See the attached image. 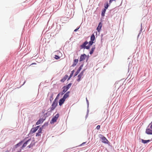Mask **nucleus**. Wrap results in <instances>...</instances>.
I'll list each match as a JSON object with an SVG mask.
<instances>
[{
    "instance_id": "31",
    "label": "nucleus",
    "mask_w": 152,
    "mask_h": 152,
    "mask_svg": "<svg viewBox=\"0 0 152 152\" xmlns=\"http://www.w3.org/2000/svg\"><path fill=\"white\" fill-rule=\"evenodd\" d=\"M60 94H61V93H59V94H58L57 95V97H56V98H58V97L59 96H60Z\"/></svg>"
},
{
    "instance_id": "6",
    "label": "nucleus",
    "mask_w": 152,
    "mask_h": 152,
    "mask_svg": "<svg viewBox=\"0 0 152 152\" xmlns=\"http://www.w3.org/2000/svg\"><path fill=\"white\" fill-rule=\"evenodd\" d=\"M87 57V56L85 54H83L81 55L80 56V61H84L86 58Z\"/></svg>"
},
{
    "instance_id": "4",
    "label": "nucleus",
    "mask_w": 152,
    "mask_h": 152,
    "mask_svg": "<svg viewBox=\"0 0 152 152\" xmlns=\"http://www.w3.org/2000/svg\"><path fill=\"white\" fill-rule=\"evenodd\" d=\"M59 116V114H58V113L56 114L55 116L53 117V118H52V120L51 121L50 123L53 124L56 122V121L57 120Z\"/></svg>"
},
{
    "instance_id": "10",
    "label": "nucleus",
    "mask_w": 152,
    "mask_h": 152,
    "mask_svg": "<svg viewBox=\"0 0 152 152\" xmlns=\"http://www.w3.org/2000/svg\"><path fill=\"white\" fill-rule=\"evenodd\" d=\"M146 133L148 134H152V130L150 129H147L146 130Z\"/></svg>"
},
{
    "instance_id": "21",
    "label": "nucleus",
    "mask_w": 152,
    "mask_h": 152,
    "mask_svg": "<svg viewBox=\"0 0 152 152\" xmlns=\"http://www.w3.org/2000/svg\"><path fill=\"white\" fill-rule=\"evenodd\" d=\"M108 7H109L108 4V2H107V3H106V4L104 5V7L105 8V9H107Z\"/></svg>"
},
{
    "instance_id": "30",
    "label": "nucleus",
    "mask_w": 152,
    "mask_h": 152,
    "mask_svg": "<svg viewBox=\"0 0 152 152\" xmlns=\"http://www.w3.org/2000/svg\"><path fill=\"white\" fill-rule=\"evenodd\" d=\"M20 144V142H19L16 145V146L17 147L18 146H19Z\"/></svg>"
},
{
    "instance_id": "9",
    "label": "nucleus",
    "mask_w": 152,
    "mask_h": 152,
    "mask_svg": "<svg viewBox=\"0 0 152 152\" xmlns=\"http://www.w3.org/2000/svg\"><path fill=\"white\" fill-rule=\"evenodd\" d=\"M65 100L63 98L61 99L59 101V105L60 106H61L64 103Z\"/></svg>"
},
{
    "instance_id": "3",
    "label": "nucleus",
    "mask_w": 152,
    "mask_h": 152,
    "mask_svg": "<svg viewBox=\"0 0 152 152\" xmlns=\"http://www.w3.org/2000/svg\"><path fill=\"white\" fill-rule=\"evenodd\" d=\"M99 137L102 140V142L105 144H108L109 142L107 140L104 136L100 134L99 136Z\"/></svg>"
},
{
    "instance_id": "18",
    "label": "nucleus",
    "mask_w": 152,
    "mask_h": 152,
    "mask_svg": "<svg viewBox=\"0 0 152 152\" xmlns=\"http://www.w3.org/2000/svg\"><path fill=\"white\" fill-rule=\"evenodd\" d=\"M141 140H142V142L143 143H146L150 141V140H144L143 139H142Z\"/></svg>"
},
{
    "instance_id": "23",
    "label": "nucleus",
    "mask_w": 152,
    "mask_h": 152,
    "mask_svg": "<svg viewBox=\"0 0 152 152\" xmlns=\"http://www.w3.org/2000/svg\"><path fill=\"white\" fill-rule=\"evenodd\" d=\"M41 133L38 132L36 133V137H38L41 136Z\"/></svg>"
},
{
    "instance_id": "8",
    "label": "nucleus",
    "mask_w": 152,
    "mask_h": 152,
    "mask_svg": "<svg viewBox=\"0 0 152 152\" xmlns=\"http://www.w3.org/2000/svg\"><path fill=\"white\" fill-rule=\"evenodd\" d=\"M102 26V23L101 22H100L99 23L98 26L96 28V30L99 32L100 31Z\"/></svg>"
},
{
    "instance_id": "37",
    "label": "nucleus",
    "mask_w": 152,
    "mask_h": 152,
    "mask_svg": "<svg viewBox=\"0 0 152 152\" xmlns=\"http://www.w3.org/2000/svg\"><path fill=\"white\" fill-rule=\"evenodd\" d=\"M86 101L88 102V100L87 98H86Z\"/></svg>"
},
{
    "instance_id": "29",
    "label": "nucleus",
    "mask_w": 152,
    "mask_h": 152,
    "mask_svg": "<svg viewBox=\"0 0 152 152\" xmlns=\"http://www.w3.org/2000/svg\"><path fill=\"white\" fill-rule=\"evenodd\" d=\"M150 128L152 129V122L149 124Z\"/></svg>"
},
{
    "instance_id": "22",
    "label": "nucleus",
    "mask_w": 152,
    "mask_h": 152,
    "mask_svg": "<svg viewBox=\"0 0 152 152\" xmlns=\"http://www.w3.org/2000/svg\"><path fill=\"white\" fill-rule=\"evenodd\" d=\"M42 129L43 128L42 127L40 128L38 130V132L41 133Z\"/></svg>"
},
{
    "instance_id": "15",
    "label": "nucleus",
    "mask_w": 152,
    "mask_h": 152,
    "mask_svg": "<svg viewBox=\"0 0 152 152\" xmlns=\"http://www.w3.org/2000/svg\"><path fill=\"white\" fill-rule=\"evenodd\" d=\"M31 140V139H29L23 145L22 148H24L25 147L26 145H27V144L28 143V142L30 141Z\"/></svg>"
},
{
    "instance_id": "34",
    "label": "nucleus",
    "mask_w": 152,
    "mask_h": 152,
    "mask_svg": "<svg viewBox=\"0 0 152 152\" xmlns=\"http://www.w3.org/2000/svg\"><path fill=\"white\" fill-rule=\"evenodd\" d=\"M36 64V63H32V64H31V65H33V64Z\"/></svg>"
},
{
    "instance_id": "36",
    "label": "nucleus",
    "mask_w": 152,
    "mask_h": 152,
    "mask_svg": "<svg viewBox=\"0 0 152 152\" xmlns=\"http://www.w3.org/2000/svg\"><path fill=\"white\" fill-rule=\"evenodd\" d=\"M85 143V142H83V143H82V144L81 145H83V144H84V143Z\"/></svg>"
},
{
    "instance_id": "5",
    "label": "nucleus",
    "mask_w": 152,
    "mask_h": 152,
    "mask_svg": "<svg viewBox=\"0 0 152 152\" xmlns=\"http://www.w3.org/2000/svg\"><path fill=\"white\" fill-rule=\"evenodd\" d=\"M57 105V102L54 101L51 105V107L50 108V110L52 111L56 107Z\"/></svg>"
},
{
    "instance_id": "33",
    "label": "nucleus",
    "mask_w": 152,
    "mask_h": 152,
    "mask_svg": "<svg viewBox=\"0 0 152 152\" xmlns=\"http://www.w3.org/2000/svg\"><path fill=\"white\" fill-rule=\"evenodd\" d=\"M79 28H77L76 29H75L74 30V31H77V30L78 29H79Z\"/></svg>"
},
{
    "instance_id": "16",
    "label": "nucleus",
    "mask_w": 152,
    "mask_h": 152,
    "mask_svg": "<svg viewBox=\"0 0 152 152\" xmlns=\"http://www.w3.org/2000/svg\"><path fill=\"white\" fill-rule=\"evenodd\" d=\"M95 39V36L94 34H92L91 37V41H94Z\"/></svg>"
},
{
    "instance_id": "25",
    "label": "nucleus",
    "mask_w": 152,
    "mask_h": 152,
    "mask_svg": "<svg viewBox=\"0 0 152 152\" xmlns=\"http://www.w3.org/2000/svg\"><path fill=\"white\" fill-rule=\"evenodd\" d=\"M55 58L56 59H59L60 57L58 56L55 55Z\"/></svg>"
},
{
    "instance_id": "13",
    "label": "nucleus",
    "mask_w": 152,
    "mask_h": 152,
    "mask_svg": "<svg viewBox=\"0 0 152 152\" xmlns=\"http://www.w3.org/2000/svg\"><path fill=\"white\" fill-rule=\"evenodd\" d=\"M68 75H66L60 81L62 82H64L65 80L68 77Z\"/></svg>"
},
{
    "instance_id": "2",
    "label": "nucleus",
    "mask_w": 152,
    "mask_h": 152,
    "mask_svg": "<svg viewBox=\"0 0 152 152\" xmlns=\"http://www.w3.org/2000/svg\"><path fill=\"white\" fill-rule=\"evenodd\" d=\"M71 83H69L68 85L64 86L62 88L63 90L61 93V95H63L71 87Z\"/></svg>"
},
{
    "instance_id": "26",
    "label": "nucleus",
    "mask_w": 152,
    "mask_h": 152,
    "mask_svg": "<svg viewBox=\"0 0 152 152\" xmlns=\"http://www.w3.org/2000/svg\"><path fill=\"white\" fill-rule=\"evenodd\" d=\"M79 72H79V71L77 70V71L75 73V74L74 76L75 77V76H76L79 73Z\"/></svg>"
},
{
    "instance_id": "19",
    "label": "nucleus",
    "mask_w": 152,
    "mask_h": 152,
    "mask_svg": "<svg viewBox=\"0 0 152 152\" xmlns=\"http://www.w3.org/2000/svg\"><path fill=\"white\" fill-rule=\"evenodd\" d=\"M37 131V129L35 127L32 128L31 130V132L33 133Z\"/></svg>"
},
{
    "instance_id": "14",
    "label": "nucleus",
    "mask_w": 152,
    "mask_h": 152,
    "mask_svg": "<svg viewBox=\"0 0 152 152\" xmlns=\"http://www.w3.org/2000/svg\"><path fill=\"white\" fill-rule=\"evenodd\" d=\"M78 61V59H75L74 61V62L72 66H76L77 63Z\"/></svg>"
},
{
    "instance_id": "20",
    "label": "nucleus",
    "mask_w": 152,
    "mask_h": 152,
    "mask_svg": "<svg viewBox=\"0 0 152 152\" xmlns=\"http://www.w3.org/2000/svg\"><path fill=\"white\" fill-rule=\"evenodd\" d=\"M95 49V47H93L91 48V51L90 52V54L91 55V54H92L93 53V52H94V50Z\"/></svg>"
},
{
    "instance_id": "28",
    "label": "nucleus",
    "mask_w": 152,
    "mask_h": 152,
    "mask_svg": "<svg viewBox=\"0 0 152 152\" xmlns=\"http://www.w3.org/2000/svg\"><path fill=\"white\" fill-rule=\"evenodd\" d=\"M100 125H98L96 127V129L97 130H99L100 128Z\"/></svg>"
},
{
    "instance_id": "12",
    "label": "nucleus",
    "mask_w": 152,
    "mask_h": 152,
    "mask_svg": "<svg viewBox=\"0 0 152 152\" xmlns=\"http://www.w3.org/2000/svg\"><path fill=\"white\" fill-rule=\"evenodd\" d=\"M69 91L67 92L64 96L62 98H64L65 100L66 99V98H68L69 96Z\"/></svg>"
},
{
    "instance_id": "17",
    "label": "nucleus",
    "mask_w": 152,
    "mask_h": 152,
    "mask_svg": "<svg viewBox=\"0 0 152 152\" xmlns=\"http://www.w3.org/2000/svg\"><path fill=\"white\" fill-rule=\"evenodd\" d=\"M106 9H103V10H102V12L101 15L102 16H104V14L106 12Z\"/></svg>"
},
{
    "instance_id": "35",
    "label": "nucleus",
    "mask_w": 152,
    "mask_h": 152,
    "mask_svg": "<svg viewBox=\"0 0 152 152\" xmlns=\"http://www.w3.org/2000/svg\"><path fill=\"white\" fill-rule=\"evenodd\" d=\"M74 70H72V72H71V73H72L73 74L74 73Z\"/></svg>"
},
{
    "instance_id": "38",
    "label": "nucleus",
    "mask_w": 152,
    "mask_h": 152,
    "mask_svg": "<svg viewBox=\"0 0 152 152\" xmlns=\"http://www.w3.org/2000/svg\"><path fill=\"white\" fill-rule=\"evenodd\" d=\"M18 152H20L18 151Z\"/></svg>"
},
{
    "instance_id": "1",
    "label": "nucleus",
    "mask_w": 152,
    "mask_h": 152,
    "mask_svg": "<svg viewBox=\"0 0 152 152\" xmlns=\"http://www.w3.org/2000/svg\"><path fill=\"white\" fill-rule=\"evenodd\" d=\"M94 42L93 41H90L88 45L86 46L87 45L88 42L87 41L85 42L82 45L80 46L81 49H89L90 47L94 43Z\"/></svg>"
},
{
    "instance_id": "11",
    "label": "nucleus",
    "mask_w": 152,
    "mask_h": 152,
    "mask_svg": "<svg viewBox=\"0 0 152 152\" xmlns=\"http://www.w3.org/2000/svg\"><path fill=\"white\" fill-rule=\"evenodd\" d=\"M44 120L42 118L39 119L36 122V125H39L41 123H42L44 121Z\"/></svg>"
},
{
    "instance_id": "24",
    "label": "nucleus",
    "mask_w": 152,
    "mask_h": 152,
    "mask_svg": "<svg viewBox=\"0 0 152 152\" xmlns=\"http://www.w3.org/2000/svg\"><path fill=\"white\" fill-rule=\"evenodd\" d=\"M83 66V65H82L78 68V71H79V72H80V70L81 69H82V67Z\"/></svg>"
},
{
    "instance_id": "27",
    "label": "nucleus",
    "mask_w": 152,
    "mask_h": 152,
    "mask_svg": "<svg viewBox=\"0 0 152 152\" xmlns=\"http://www.w3.org/2000/svg\"><path fill=\"white\" fill-rule=\"evenodd\" d=\"M73 75V74H72V73H71L70 75L69 76V78L68 79V80H69V79H70V78Z\"/></svg>"
},
{
    "instance_id": "7",
    "label": "nucleus",
    "mask_w": 152,
    "mask_h": 152,
    "mask_svg": "<svg viewBox=\"0 0 152 152\" xmlns=\"http://www.w3.org/2000/svg\"><path fill=\"white\" fill-rule=\"evenodd\" d=\"M83 71H82L81 72V73L77 77L78 79L77 80V81L78 82H79L81 78L82 77V76H83Z\"/></svg>"
},
{
    "instance_id": "32",
    "label": "nucleus",
    "mask_w": 152,
    "mask_h": 152,
    "mask_svg": "<svg viewBox=\"0 0 152 152\" xmlns=\"http://www.w3.org/2000/svg\"><path fill=\"white\" fill-rule=\"evenodd\" d=\"M39 126H38L36 127H35V128H36L37 129V130L39 128Z\"/></svg>"
}]
</instances>
